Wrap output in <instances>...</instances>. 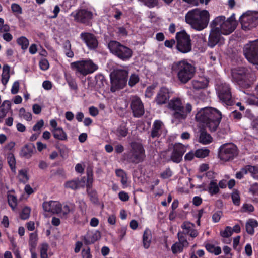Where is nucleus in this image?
Wrapping results in <instances>:
<instances>
[{"label": "nucleus", "instance_id": "nucleus-5", "mask_svg": "<svg viewBox=\"0 0 258 258\" xmlns=\"http://www.w3.org/2000/svg\"><path fill=\"white\" fill-rule=\"evenodd\" d=\"M232 80L239 87L247 89L251 86L254 78L253 74L248 70L244 67H240L234 69L231 72Z\"/></svg>", "mask_w": 258, "mask_h": 258}, {"label": "nucleus", "instance_id": "nucleus-1", "mask_svg": "<svg viewBox=\"0 0 258 258\" xmlns=\"http://www.w3.org/2000/svg\"><path fill=\"white\" fill-rule=\"evenodd\" d=\"M222 113L216 108L206 107L201 108L196 114L197 122L211 132L216 131L221 121Z\"/></svg>", "mask_w": 258, "mask_h": 258}, {"label": "nucleus", "instance_id": "nucleus-44", "mask_svg": "<svg viewBox=\"0 0 258 258\" xmlns=\"http://www.w3.org/2000/svg\"><path fill=\"white\" fill-rule=\"evenodd\" d=\"M18 176L20 182L23 184H26L29 179V177L27 174V171L25 169L19 170Z\"/></svg>", "mask_w": 258, "mask_h": 258}, {"label": "nucleus", "instance_id": "nucleus-37", "mask_svg": "<svg viewBox=\"0 0 258 258\" xmlns=\"http://www.w3.org/2000/svg\"><path fill=\"white\" fill-rule=\"evenodd\" d=\"M16 42L23 50H26L29 45V40L25 36H21L18 38Z\"/></svg>", "mask_w": 258, "mask_h": 258}, {"label": "nucleus", "instance_id": "nucleus-57", "mask_svg": "<svg viewBox=\"0 0 258 258\" xmlns=\"http://www.w3.org/2000/svg\"><path fill=\"white\" fill-rule=\"evenodd\" d=\"M39 66L41 70L46 71L49 69V63L46 58H42L39 61Z\"/></svg>", "mask_w": 258, "mask_h": 258}, {"label": "nucleus", "instance_id": "nucleus-19", "mask_svg": "<svg viewBox=\"0 0 258 258\" xmlns=\"http://www.w3.org/2000/svg\"><path fill=\"white\" fill-rule=\"evenodd\" d=\"M221 34L219 29L218 28L211 29L208 38V46L213 48L222 39H224Z\"/></svg>", "mask_w": 258, "mask_h": 258}, {"label": "nucleus", "instance_id": "nucleus-39", "mask_svg": "<svg viewBox=\"0 0 258 258\" xmlns=\"http://www.w3.org/2000/svg\"><path fill=\"white\" fill-rule=\"evenodd\" d=\"M219 191V188L217 185L216 180H213L210 181L209 184L208 192L211 195L218 194Z\"/></svg>", "mask_w": 258, "mask_h": 258}, {"label": "nucleus", "instance_id": "nucleus-11", "mask_svg": "<svg viewBox=\"0 0 258 258\" xmlns=\"http://www.w3.org/2000/svg\"><path fill=\"white\" fill-rule=\"evenodd\" d=\"M238 153L237 147L234 144H226L220 146L218 156L221 160L228 161L233 160Z\"/></svg>", "mask_w": 258, "mask_h": 258}, {"label": "nucleus", "instance_id": "nucleus-59", "mask_svg": "<svg viewBox=\"0 0 258 258\" xmlns=\"http://www.w3.org/2000/svg\"><path fill=\"white\" fill-rule=\"evenodd\" d=\"M254 210L253 206L251 204H244L241 208L242 212H252Z\"/></svg>", "mask_w": 258, "mask_h": 258}, {"label": "nucleus", "instance_id": "nucleus-43", "mask_svg": "<svg viewBox=\"0 0 258 258\" xmlns=\"http://www.w3.org/2000/svg\"><path fill=\"white\" fill-rule=\"evenodd\" d=\"M80 182L78 180H72L64 183V187L72 190H76L79 187Z\"/></svg>", "mask_w": 258, "mask_h": 258}, {"label": "nucleus", "instance_id": "nucleus-58", "mask_svg": "<svg viewBox=\"0 0 258 258\" xmlns=\"http://www.w3.org/2000/svg\"><path fill=\"white\" fill-rule=\"evenodd\" d=\"M172 175V172L169 167L166 169L163 172L161 173L160 177L163 179L171 177Z\"/></svg>", "mask_w": 258, "mask_h": 258}, {"label": "nucleus", "instance_id": "nucleus-56", "mask_svg": "<svg viewBox=\"0 0 258 258\" xmlns=\"http://www.w3.org/2000/svg\"><path fill=\"white\" fill-rule=\"evenodd\" d=\"M48 245L47 243H43L41 245L40 248V257L41 258H48L47 250Z\"/></svg>", "mask_w": 258, "mask_h": 258}, {"label": "nucleus", "instance_id": "nucleus-50", "mask_svg": "<svg viewBox=\"0 0 258 258\" xmlns=\"http://www.w3.org/2000/svg\"><path fill=\"white\" fill-rule=\"evenodd\" d=\"M193 227H194V224L187 221L184 222L181 226L183 230L182 232L185 233L186 235H188V233L193 229Z\"/></svg>", "mask_w": 258, "mask_h": 258}, {"label": "nucleus", "instance_id": "nucleus-27", "mask_svg": "<svg viewBox=\"0 0 258 258\" xmlns=\"http://www.w3.org/2000/svg\"><path fill=\"white\" fill-rule=\"evenodd\" d=\"M51 132L54 138L59 141H66L68 139L67 133L62 127H58L56 129H52Z\"/></svg>", "mask_w": 258, "mask_h": 258}, {"label": "nucleus", "instance_id": "nucleus-26", "mask_svg": "<svg viewBox=\"0 0 258 258\" xmlns=\"http://www.w3.org/2000/svg\"><path fill=\"white\" fill-rule=\"evenodd\" d=\"M211 136L207 133L205 128H201L200 131L199 142L204 145L208 144L212 142Z\"/></svg>", "mask_w": 258, "mask_h": 258}, {"label": "nucleus", "instance_id": "nucleus-38", "mask_svg": "<svg viewBox=\"0 0 258 258\" xmlns=\"http://www.w3.org/2000/svg\"><path fill=\"white\" fill-rule=\"evenodd\" d=\"M208 84V81L207 80H193L192 87L195 90H199L201 89L206 88Z\"/></svg>", "mask_w": 258, "mask_h": 258}, {"label": "nucleus", "instance_id": "nucleus-13", "mask_svg": "<svg viewBox=\"0 0 258 258\" xmlns=\"http://www.w3.org/2000/svg\"><path fill=\"white\" fill-rule=\"evenodd\" d=\"M242 29L249 30L258 25V12L252 15L243 14L239 18Z\"/></svg>", "mask_w": 258, "mask_h": 258}, {"label": "nucleus", "instance_id": "nucleus-48", "mask_svg": "<svg viewBox=\"0 0 258 258\" xmlns=\"http://www.w3.org/2000/svg\"><path fill=\"white\" fill-rule=\"evenodd\" d=\"M185 247L184 245L180 243L176 242L171 246V250L174 254L181 253L183 251V248Z\"/></svg>", "mask_w": 258, "mask_h": 258}, {"label": "nucleus", "instance_id": "nucleus-51", "mask_svg": "<svg viewBox=\"0 0 258 258\" xmlns=\"http://www.w3.org/2000/svg\"><path fill=\"white\" fill-rule=\"evenodd\" d=\"M11 103L9 100H5L0 106L1 112L5 113L6 114L11 109Z\"/></svg>", "mask_w": 258, "mask_h": 258}, {"label": "nucleus", "instance_id": "nucleus-52", "mask_svg": "<svg viewBox=\"0 0 258 258\" xmlns=\"http://www.w3.org/2000/svg\"><path fill=\"white\" fill-rule=\"evenodd\" d=\"M11 10L15 15V16H17L21 14H22V9L21 6L16 3H13L11 6Z\"/></svg>", "mask_w": 258, "mask_h": 258}, {"label": "nucleus", "instance_id": "nucleus-12", "mask_svg": "<svg viewBox=\"0 0 258 258\" xmlns=\"http://www.w3.org/2000/svg\"><path fill=\"white\" fill-rule=\"evenodd\" d=\"M244 54L249 62L258 64V39L245 46Z\"/></svg>", "mask_w": 258, "mask_h": 258}, {"label": "nucleus", "instance_id": "nucleus-46", "mask_svg": "<svg viewBox=\"0 0 258 258\" xmlns=\"http://www.w3.org/2000/svg\"><path fill=\"white\" fill-rule=\"evenodd\" d=\"M231 199L233 203L235 206H239L240 204V197L239 192L237 189H234L231 194Z\"/></svg>", "mask_w": 258, "mask_h": 258}, {"label": "nucleus", "instance_id": "nucleus-62", "mask_svg": "<svg viewBox=\"0 0 258 258\" xmlns=\"http://www.w3.org/2000/svg\"><path fill=\"white\" fill-rule=\"evenodd\" d=\"M143 2L145 5L149 8L155 7L158 2V0H139Z\"/></svg>", "mask_w": 258, "mask_h": 258}, {"label": "nucleus", "instance_id": "nucleus-40", "mask_svg": "<svg viewBox=\"0 0 258 258\" xmlns=\"http://www.w3.org/2000/svg\"><path fill=\"white\" fill-rule=\"evenodd\" d=\"M8 203L12 210H15L18 205V200L16 196L9 194L7 195Z\"/></svg>", "mask_w": 258, "mask_h": 258}, {"label": "nucleus", "instance_id": "nucleus-20", "mask_svg": "<svg viewBox=\"0 0 258 258\" xmlns=\"http://www.w3.org/2000/svg\"><path fill=\"white\" fill-rule=\"evenodd\" d=\"M42 207L45 212H50L53 214H58L61 213L62 210L60 203L55 201L44 202Z\"/></svg>", "mask_w": 258, "mask_h": 258}, {"label": "nucleus", "instance_id": "nucleus-9", "mask_svg": "<svg viewBox=\"0 0 258 258\" xmlns=\"http://www.w3.org/2000/svg\"><path fill=\"white\" fill-rule=\"evenodd\" d=\"M71 67L83 76H86L96 71L98 67L92 60H82L73 62Z\"/></svg>", "mask_w": 258, "mask_h": 258}, {"label": "nucleus", "instance_id": "nucleus-36", "mask_svg": "<svg viewBox=\"0 0 258 258\" xmlns=\"http://www.w3.org/2000/svg\"><path fill=\"white\" fill-rule=\"evenodd\" d=\"M63 49L66 55L69 58H72L74 54L71 49V44L69 40H66L63 43Z\"/></svg>", "mask_w": 258, "mask_h": 258}, {"label": "nucleus", "instance_id": "nucleus-42", "mask_svg": "<svg viewBox=\"0 0 258 258\" xmlns=\"http://www.w3.org/2000/svg\"><path fill=\"white\" fill-rule=\"evenodd\" d=\"M8 163L11 171L16 172V159L14 154L12 153H9L7 156Z\"/></svg>", "mask_w": 258, "mask_h": 258}, {"label": "nucleus", "instance_id": "nucleus-32", "mask_svg": "<svg viewBox=\"0 0 258 258\" xmlns=\"http://www.w3.org/2000/svg\"><path fill=\"white\" fill-rule=\"evenodd\" d=\"M225 20V17L224 16H220L216 17L211 23L210 27L211 29L218 28L220 30L223 25V22Z\"/></svg>", "mask_w": 258, "mask_h": 258}, {"label": "nucleus", "instance_id": "nucleus-63", "mask_svg": "<svg viewBox=\"0 0 258 258\" xmlns=\"http://www.w3.org/2000/svg\"><path fill=\"white\" fill-rule=\"evenodd\" d=\"M223 215V213L221 211H218L214 213L212 215V221L214 223L218 222L221 216Z\"/></svg>", "mask_w": 258, "mask_h": 258}, {"label": "nucleus", "instance_id": "nucleus-22", "mask_svg": "<svg viewBox=\"0 0 258 258\" xmlns=\"http://www.w3.org/2000/svg\"><path fill=\"white\" fill-rule=\"evenodd\" d=\"M235 28V22L232 17H230L223 22V25L220 29V33L223 35H228L233 32Z\"/></svg>", "mask_w": 258, "mask_h": 258}, {"label": "nucleus", "instance_id": "nucleus-14", "mask_svg": "<svg viewBox=\"0 0 258 258\" xmlns=\"http://www.w3.org/2000/svg\"><path fill=\"white\" fill-rule=\"evenodd\" d=\"M70 16L74 18L75 21L89 25L92 19L93 13L86 9H80L72 12Z\"/></svg>", "mask_w": 258, "mask_h": 258}, {"label": "nucleus", "instance_id": "nucleus-31", "mask_svg": "<svg viewBox=\"0 0 258 258\" xmlns=\"http://www.w3.org/2000/svg\"><path fill=\"white\" fill-rule=\"evenodd\" d=\"M65 78L69 88L76 92L78 87L75 78L70 74H65Z\"/></svg>", "mask_w": 258, "mask_h": 258}, {"label": "nucleus", "instance_id": "nucleus-30", "mask_svg": "<svg viewBox=\"0 0 258 258\" xmlns=\"http://www.w3.org/2000/svg\"><path fill=\"white\" fill-rule=\"evenodd\" d=\"M96 85L99 88H105L108 86L107 80L104 75L99 74L95 76Z\"/></svg>", "mask_w": 258, "mask_h": 258}, {"label": "nucleus", "instance_id": "nucleus-25", "mask_svg": "<svg viewBox=\"0 0 258 258\" xmlns=\"http://www.w3.org/2000/svg\"><path fill=\"white\" fill-rule=\"evenodd\" d=\"M184 104L179 97H174L168 101L167 107L172 112L179 108Z\"/></svg>", "mask_w": 258, "mask_h": 258}, {"label": "nucleus", "instance_id": "nucleus-3", "mask_svg": "<svg viewBox=\"0 0 258 258\" xmlns=\"http://www.w3.org/2000/svg\"><path fill=\"white\" fill-rule=\"evenodd\" d=\"M172 72L176 75L178 81L182 84H185L194 76L196 68L194 65L183 59L175 61L172 65Z\"/></svg>", "mask_w": 258, "mask_h": 258}, {"label": "nucleus", "instance_id": "nucleus-41", "mask_svg": "<svg viewBox=\"0 0 258 258\" xmlns=\"http://www.w3.org/2000/svg\"><path fill=\"white\" fill-rule=\"evenodd\" d=\"M195 153L196 158H204L209 156L210 150L206 148H204L196 150Z\"/></svg>", "mask_w": 258, "mask_h": 258}, {"label": "nucleus", "instance_id": "nucleus-47", "mask_svg": "<svg viewBox=\"0 0 258 258\" xmlns=\"http://www.w3.org/2000/svg\"><path fill=\"white\" fill-rule=\"evenodd\" d=\"M186 234H185V233L182 232L181 231L178 232L177 233V237L178 239V242L179 243H181L182 244L185 246V247H188L189 245V243L187 240Z\"/></svg>", "mask_w": 258, "mask_h": 258}, {"label": "nucleus", "instance_id": "nucleus-6", "mask_svg": "<svg viewBox=\"0 0 258 258\" xmlns=\"http://www.w3.org/2000/svg\"><path fill=\"white\" fill-rule=\"evenodd\" d=\"M110 90L115 92L123 89L127 84L128 71L125 69H117L110 73Z\"/></svg>", "mask_w": 258, "mask_h": 258}, {"label": "nucleus", "instance_id": "nucleus-45", "mask_svg": "<svg viewBox=\"0 0 258 258\" xmlns=\"http://www.w3.org/2000/svg\"><path fill=\"white\" fill-rule=\"evenodd\" d=\"M140 81L139 75L136 73L132 74L129 77L128 85L130 87L135 86Z\"/></svg>", "mask_w": 258, "mask_h": 258}, {"label": "nucleus", "instance_id": "nucleus-7", "mask_svg": "<svg viewBox=\"0 0 258 258\" xmlns=\"http://www.w3.org/2000/svg\"><path fill=\"white\" fill-rule=\"evenodd\" d=\"M108 48L112 54L124 61L128 60L133 56L131 48L117 41L111 40L108 44Z\"/></svg>", "mask_w": 258, "mask_h": 258}, {"label": "nucleus", "instance_id": "nucleus-21", "mask_svg": "<svg viewBox=\"0 0 258 258\" xmlns=\"http://www.w3.org/2000/svg\"><path fill=\"white\" fill-rule=\"evenodd\" d=\"M170 94L168 88L161 87L155 97V102L158 105L166 104L170 97Z\"/></svg>", "mask_w": 258, "mask_h": 258}, {"label": "nucleus", "instance_id": "nucleus-54", "mask_svg": "<svg viewBox=\"0 0 258 258\" xmlns=\"http://www.w3.org/2000/svg\"><path fill=\"white\" fill-rule=\"evenodd\" d=\"M128 134V129L125 126L121 125L116 130V135L118 137H125Z\"/></svg>", "mask_w": 258, "mask_h": 258}, {"label": "nucleus", "instance_id": "nucleus-23", "mask_svg": "<svg viewBox=\"0 0 258 258\" xmlns=\"http://www.w3.org/2000/svg\"><path fill=\"white\" fill-rule=\"evenodd\" d=\"M100 237V232L98 230L88 231L83 237V240L85 244L88 245L94 243Z\"/></svg>", "mask_w": 258, "mask_h": 258}, {"label": "nucleus", "instance_id": "nucleus-55", "mask_svg": "<svg viewBox=\"0 0 258 258\" xmlns=\"http://www.w3.org/2000/svg\"><path fill=\"white\" fill-rule=\"evenodd\" d=\"M232 234V228L230 226H226L224 231H220V235L224 238H228Z\"/></svg>", "mask_w": 258, "mask_h": 258}, {"label": "nucleus", "instance_id": "nucleus-64", "mask_svg": "<svg viewBox=\"0 0 258 258\" xmlns=\"http://www.w3.org/2000/svg\"><path fill=\"white\" fill-rule=\"evenodd\" d=\"M72 211H73V209H71L68 205H66L63 207H62L61 212L62 213L63 217L67 218L69 213Z\"/></svg>", "mask_w": 258, "mask_h": 258}, {"label": "nucleus", "instance_id": "nucleus-8", "mask_svg": "<svg viewBox=\"0 0 258 258\" xmlns=\"http://www.w3.org/2000/svg\"><path fill=\"white\" fill-rule=\"evenodd\" d=\"M176 48L182 53H187L192 50L191 40L190 35L185 30L178 32L176 34Z\"/></svg>", "mask_w": 258, "mask_h": 258}, {"label": "nucleus", "instance_id": "nucleus-24", "mask_svg": "<svg viewBox=\"0 0 258 258\" xmlns=\"http://www.w3.org/2000/svg\"><path fill=\"white\" fill-rule=\"evenodd\" d=\"M35 148L33 144H27L22 148L20 152V156L26 159H29L32 157Z\"/></svg>", "mask_w": 258, "mask_h": 258}, {"label": "nucleus", "instance_id": "nucleus-53", "mask_svg": "<svg viewBox=\"0 0 258 258\" xmlns=\"http://www.w3.org/2000/svg\"><path fill=\"white\" fill-rule=\"evenodd\" d=\"M31 209L28 207H25L20 213V218L22 220H26L29 218Z\"/></svg>", "mask_w": 258, "mask_h": 258}, {"label": "nucleus", "instance_id": "nucleus-61", "mask_svg": "<svg viewBox=\"0 0 258 258\" xmlns=\"http://www.w3.org/2000/svg\"><path fill=\"white\" fill-rule=\"evenodd\" d=\"M81 254L83 258H92L90 252V248L88 246L82 249Z\"/></svg>", "mask_w": 258, "mask_h": 258}, {"label": "nucleus", "instance_id": "nucleus-18", "mask_svg": "<svg viewBox=\"0 0 258 258\" xmlns=\"http://www.w3.org/2000/svg\"><path fill=\"white\" fill-rule=\"evenodd\" d=\"M185 152L186 149L183 144L181 143L175 144L170 156L171 161L174 163H179L182 161L183 155Z\"/></svg>", "mask_w": 258, "mask_h": 258}, {"label": "nucleus", "instance_id": "nucleus-60", "mask_svg": "<svg viewBox=\"0 0 258 258\" xmlns=\"http://www.w3.org/2000/svg\"><path fill=\"white\" fill-rule=\"evenodd\" d=\"M19 87H20V83H19V81H18V80L15 81L13 83L12 88H11V93L12 94H16L19 91Z\"/></svg>", "mask_w": 258, "mask_h": 258}, {"label": "nucleus", "instance_id": "nucleus-34", "mask_svg": "<svg viewBox=\"0 0 258 258\" xmlns=\"http://www.w3.org/2000/svg\"><path fill=\"white\" fill-rule=\"evenodd\" d=\"M116 175L121 178V183L122 184L123 188L127 187V177L126 173L123 170L121 169H116L115 171Z\"/></svg>", "mask_w": 258, "mask_h": 258}, {"label": "nucleus", "instance_id": "nucleus-33", "mask_svg": "<svg viewBox=\"0 0 258 258\" xmlns=\"http://www.w3.org/2000/svg\"><path fill=\"white\" fill-rule=\"evenodd\" d=\"M38 239V235L36 232L30 234L28 242L30 251L35 249L37 245Z\"/></svg>", "mask_w": 258, "mask_h": 258}, {"label": "nucleus", "instance_id": "nucleus-28", "mask_svg": "<svg viewBox=\"0 0 258 258\" xmlns=\"http://www.w3.org/2000/svg\"><path fill=\"white\" fill-rule=\"evenodd\" d=\"M258 226V222L254 219H249L245 225L246 231L248 234L252 235L254 233V228Z\"/></svg>", "mask_w": 258, "mask_h": 258}, {"label": "nucleus", "instance_id": "nucleus-35", "mask_svg": "<svg viewBox=\"0 0 258 258\" xmlns=\"http://www.w3.org/2000/svg\"><path fill=\"white\" fill-rule=\"evenodd\" d=\"M87 192L91 202L95 205H99L100 203L99 201L97 191L92 189H87Z\"/></svg>", "mask_w": 258, "mask_h": 258}, {"label": "nucleus", "instance_id": "nucleus-49", "mask_svg": "<svg viewBox=\"0 0 258 258\" xmlns=\"http://www.w3.org/2000/svg\"><path fill=\"white\" fill-rule=\"evenodd\" d=\"M19 116L28 121H31L32 119L31 113L26 112L25 109L23 107L20 108L19 110Z\"/></svg>", "mask_w": 258, "mask_h": 258}, {"label": "nucleus", "instance_id": "nucleus-29", "mask_svg": "<svg viewBox=\"0 0 258 258\" xmlns=\"http://www.w3.org/2000/svg\"><path fill=\"white\" fill-rule=\"evenodd\" d=\"M152 234L150 229L146 228L143 235V244L145 248H149L151 242Z\"/></svg>", "mask_w": 258, "mask_h": 258}, {"label": "nucleus", "instance_id": "nucleus-17", "mask_svg": "<svg viewBox=\"0 0 258 258\" xmlns=\"http://www.w3.org/2000/svg\"><path fill=\"white\" fill-rule=\"evenodd\" d=\"M130 107L134 117L139 118L144 114V105L139 97L135 96L132 98Z\"/></svg>", "mask_w": 258, "mask_h": 258}, {"label": "nucleus", "instance_id": "nucleus-10", "mask_svg": "<svg viewBox=\"0 0 258 258\" xmlns=\"http://www.w3.org/2000/svg\"><path fill=\"white\" fill-rule=\"evenodd\" d=\"M217 93L219 99L222 103L228 106L234 104V99L232 97L230 85L225 82H221L216 88Z\"/></svg>", "mask_w": 258, "mask_h": 258}, {"label": "nucleus", "instance_id": "nucleus-4", "mask_svg": "<svg viewBox=\"0 0 258 258\" xmlns=\"http://www.w3.org/2000/svg\"><path fill=\"white\" fill-rule=\"evenodd\" d=\"M123 157L127 163L137 164L144 161L145 150L141 143L132 142L130 143V149L124 154Z\"/></svg>", "mask_w": 258, "mask_h": 258}, {"label": "nucleus", "instance_id": "nucleus-15", "mask_svg": "<svg viewBox=\"0 0 258 258\" xmlns=\"http://www.w3.org/2000/svg\"><path fill=\"white\" fill-rule=\"evenodd\" d=\"M192 109V106L189 103L182 106L175 111L172 112V117L174 121L182 122L187 118L188 115L190 113Z\"/></svg>", "mask_w": 258, "mask_h": 258}, {"label": "nucleus", "instance_id": "nucleus-2", "mask_svg": "<svg viewBox=\"0 0 258 258\" xmlns=\"http://www.w3.org/2000/svg\"><path fill=\"white\" fill-rule=\"evenodd\" d=\"M210 14L206 10L195 9L189 11L185 15L186 23L197 31H201L206 28L209 23Z\"/></svg>", "mask_w": 258, "mask_h": 258}, {"label": "nucleus", "instance_id": "nucleus-16", "mask_svg": "<svg viewBox=\"0 0 258 258\" xmlns=\"http://www.w3.org/2000/svg\"><path fill=\"white\" fill-rule=\"evenodd\" d=\"M80 37L89 50H95L98 48V41L97 37L94 34L89 32H82Z\"/></svg>", "mask_w": 258, "mask_h": 258}]
</instances>
